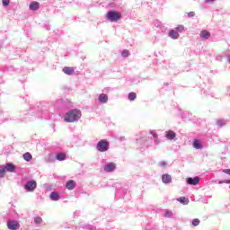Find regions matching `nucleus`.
<instances>
[{
	"mask_svg": "<svg viewBox=\"0 0 230 230\" xmlns=\"http://www.w3.org/2000/svg\"><path fill=\"white\" fill-rule=\"evenodd\" d=\"M80 118H82V112L79 110H72L66 114L64 119L66 123H75Z\"/></svg>",
	"mask_w": 230,
	"mask_h": 230,
	"instance_id": "f257e3e1",
	"label": "nucleus"
},
{
	"mask_svg": "<svg viewBox=\"0 0 230 230\" xmlns=\"http://www.w3.org/2000/svg\"><path fill=\"white\" fill-rule=\"evenodd\" d=\"M106 17L109 21H111V22H118V21L121 19V13L111 11L107 13Z\"/></svg>",
	"mask_w": 230,
	"mask_h": 230,
	"instance_id": "f03ea898",
	"label": "nucleus"
},
{
	"mask_svg": "<svg viewBox=\"0 0 230 230\" xmlns=\"http://www.w3.org/2000/svg\"><path fill=\"white\" fill-rule=\"evenodd\" d=\"M97 150L99 152H107L109 150V141L102 139L97 144Z\"/></svg>",
	"mask_w": 230,
	"mask_h": 230,
	"instance_id": "7ed1b4c3",
	"label": "nucleus"
},
{
	"mask_svg": "<svg viewBox=\"0 0 230 230\" xmlns=\"http://www.w3.org/2000/svg\"><path fill=\"white\" fill-rule=\"evenodd\" d=\"M36 188H37V181H28L24 185V189L26 190V191H35Z\"/></svg>",
	"mask_w": 230,
	"mask_h": 230,
	"instance_id": "20e7f679",
	"label": "nucleus"
},
{
	"mask_svg": "<svg viewBox=\"0 0 230 230\" xmlns=\"http://www.w3.org/2000/svg\"><path fill=\"white\" fill-rule=\"evenodd\" d=\"M7 227L10 230H17V229H19V227H21V225L17 221L8 220Z\"/></svg>",
	"mask_w": 230,
	"mask_h": 230,
	"instance_id": "39448f33",
	"label": "nucleus"
},
{
	"mask_svg": "<svg viewBox=\"0 0 230 230\" xmlns=\"http://www.w3.org/2000/svg\"><path fill=\"white\" fill-rule=\"evenodd\" d=\"M200 182V178L195 177V178H187V183L190 184V186H197Z\"/></svg>",
	"mask_w": 230,
	"mask_h": 230,
	"instance_id": "423d86ee",
	"label": "nucleus"
},
{
	"mask_svg": "<svg viewBox=\"0 0 230 230\" xmlns=\"http://www.w3.org/2000/svg\"><path fill=\"white\" fill-rule=\"evenodd\" d=\"M199 37L201 39L208 40V39H209L211 37V32L208 31L203 30V31H200Z\"/></svg>",
	"mask_w": 230,
	"mask_h": 230,
	"instance_id": "0eeeda50",
	"label": "nucleus"
},
{
	"mask_svg": "<svg viewBox=\"0 0 230 230\" xmlns=\"http://www.w3.org/2000/svg\"><path fill=\"white\" fill-rule=\"evenodd\" d=\"M63 73H65V75H75V68L71 67V66H65L63 68Z\"/></svg>",
	"mask_w": 230,
	"mask_h": 230,
	"instance_id": "6e6552de",
	"label": "nucleus"
},
{
	"mask_svg": "<svg viewBox=\"0 0 230 230\" xmlns=\"http://www.w3.org/2000/svg\"><path fill=\"white\" fill-rule=\"evenodd\" d=\"M40 7V4L39 2H31L29 5L30 10H32L33 12L39 10Z\"/></svg>",
	"mask_w": 230,
	"mask_h": 230,
	"instance_id": "1a4fd4ad",
	"label": "nucleus"
},
{
	"mask_svg": "<svg viewBox=\"0 0 230 230\" xmlns=\"http://www.w3.org/2000/svg\"><path fill=\"white\" fill-rule=\"evenodd\" d=\"M114 170H116V164L114 163H109L104 168L105 172H114Z\"/></svg>",
	"mask_w": 230,
	"mask_h": 230,
	"instance_id": "9d476101",
	"label": "nucleus"
},
{
	"mask_svg": "<svg viewBox=\"0 0 230 230\" xmlns=\"http://www.w3.org/2000/svg\"><path fill=\"white\" fill-rule=\"evenodd\" d=\"M162 182H164V184H170V182H172V176L170 174H164L162 176Z\"/></svg>",
	"mask_w": 230,
	"mask_h": 230,
	"instance_id": "9b49d317",
	"label": "nucleus"
},
{
	"mask_svg": "<svg viewBox=\"0 0 230 230\" xmlns=\"http://www.w3.org/2000/svg\"><path fill=\"white\" fill-rule=\"evenodd\" d=\"M75 186H76V182H75V181L73 180L68 181L66 184V190H75Z\"/></svg>",
	"mask_w": 230,
	"mask_h": 230,
	"instance_id": "f8f14e48",
	"label": "nucleus"
},
{
	"mask_svg": "<svg viewBox=\"0 0 230 230\" xmlns=\"http://www.w3.org/2000/svg\"><path fill=\"white\" fill-rule=\"evenodd\" d=\"M165 137H167V139H175V137H177V134H175L172 130H169V131H166Z\"/></svg>",
	"mask_w": 230,
	"mask_h": 230,
	"instance_id": "ddd939ff",
	"label": "nucleus"
},
{
	"mask_svg": "<svg viewBox=\"0 0 230 230\" xmlns=\"http://www.w3.org/2000/svg\"><path fill=\"white\" fill-rule=\"evenodd\" d=\"M169 37H171V39L177 40L179 39V32L175 30H171L169 31Z\"/></svg>",
	"mask_w": 230,
	"mask_h": 230,
	"instance_id": "4468645a",
	"label": "nucleus"
},
{
	"mask_svg": "<svg viewBox=\"0 0 230 230\" xmlns=\"http://www.w3.org/2000/svg\"><path fill=\"white\" fill-rule=\"evenodd\" d=\"M108 100H109V97L107 96V94L102 93L99 95V102L101 103H107Z\"/></svg>",
	"mask_w": 230,
	"mask_h": 230,
	"instance_id": "2eb2a0df",
	"label": "nucleus"
},
{
	"mask_svg": "<svg viewBox=\"0 0 230 230\" xmlns=\"http://www.w3.org/2000/svg\"><path fill=\"white\" fill-rule=\"evenodd\" d=\"M49 197L50 200H60V194H58V192H51Z\"/></svg>",
	"mask_w": 230,
	"mask_h": 230,
	"instance_id": "dca6fc26",
	"label": "nucleus"
},
{
	"mask_svg": "<svg viewBox=\"0 0 230 230\" xmlns=\"http://www.w3.org/2000/svg\"><path fill=\"white\" fill-rule=\"evenodd\" d=\"M177 200L178 202H181V204H183V206H188V204H190V199L186 197H181Z\"/></svg>",
	"mask_w": 230,
	"mask_h": 230,
	"instance_id": "f3484780",
	"label": "nucleus"
},
{
	"mask_svg": "<svg viewBox=\"0 0 230 230\" xmlns=\"http://www.w3.org/2000/svg\"><path fill=\"white\" fill-rule=\"evenodd\" d=\"M192 146H193V148H196V150H200V148H202V145H200V140L199 139H195L193 141Z\"/></svg>",
	"mask_w": 230,
	"mask_h": 230,
	"instance_id": "a211bd4d",
	"label": "nucleus"
},
{
	"mask_svg": "<svg viewBox=\"0 0 230 230\" xmlns=\"http://www.w3.org/2000/svg\"><path fill=\"white\" fill-rule=\"evenodd\" d=\"M4 169H5V172H13L15 170V165H13V164H7Z\"/></svg>",
	"mask_w": 230,
	"mask_h": 230,
	"instance_id": "6ab92c4d",
	"label": "nucleus"
},
{
	"mask_svg": "<svg viewBox=\"0 0 230 230\" xmlns=\"http://www.w3.org/2000/svg\"><path fill=\"white\" fill-rule=\"evenodd\" d=\"M137 98V94L134 92L129 93L128 95V99L129 100V102H134V100H136Z\"/></svg>",
	"mask_w": 230,
	"mask_h": 230,
	"instance_id": "aec40b11",
	"label": "nucleus"
},
{
	"mask_svg": "<svg viewBox=\"0 0 230 230\" xmlns=\"http://www.w3.org/2000/svg\"><path fill=\"white\" fill-rule=\"evenodd\" d=\"M32 158H33V156L29 152H27L23 155L24 161H31Z\"/></svg>",
	"mask_w": 230,
	"mask_h": 230,
	"instance_id": "412c9836",
	"label": "nucleus"
},
{
	"mask_svg": "<svg viewBox=\"0 0 230 230\" xmlns=\"http://www.w3.org/2000/svg\"><path fill=\"white\" fill-rule=\"evenodd\" d=\"M58 161H66V154L60 153L57 155Z\"/></svg>",
	"mask_w": 230,
	"mask_h": 230,
	"instance_id": "4be33fe9",
	"label": "nucleus"
},
{
	"mask_svg": "<svg viewBox=\"0 0 230 230\" xmlns=\"http://www.w3.org/2000/svg\"><path fill=\"white\" fill-rule=\"evenodd\" d=\"M217 127H219V128L225 127V125H226V120H224V119H217Z\"/></svg>",
	"mask_w": 230,
	"mask_h": 230,
	"instance_id": "5701e85b",
	"label": "nucleus"
},
{
	"mask_svg": "<svg viewBox=\"0 0 230 230\" xmlns=\"http://www.w3.org/2000/svg\"><path fill=\"white\" fill-rule=\"evenodd\" d=\"M200 224V220L199 218H195L192 220V226L194 227H197V226H199Z\"/></svg>",
	"mask_w": 230,
	"mask_h": 230,
	"instance_id": "b1692460",
	"label": "nucleus"
},
{
	"mask_svg": "<svg viewBox=\"0 0 230 230\" xmlns=\"http://www.w3.org/2000/svg\"><path fill=\"white\" fill-rule=\"evenodd\" d=\"M34 223L35 224H42V217H34Z\"/></svg>",
	"mask_w": 230,
	"mask_h": 230,
	"instance_id": "393cba45",
	"label": "nucleus"
},
{
	"mask_svg": "<svg viewBox=\"0 0 230 230\" xmlns=\"http://www.w3.org/2000/svg\"><path fill=\"white\" fill-rule=\"evenodd\" d=\"M121 55H122V57L127 58V57H128V55H130V52H128V49H124V50L122 51Z\"/></svg>",
	"mask_w": 230,
	"mask_h": 230,
	"instance_id": "a878e982",
	"label": "nucleus"
},
{
	"mask_svg": "<svg viewBox=\"0 0 230 230\" xmlns=\"http://www.w3.org/2000/svg\"><path fill=\"white\" fill-rule=\"evenodd\" d=\"M6 171L4 168H0V177H4Z\"/></svg>",
	"mask_w": 230,
	"mask_h": 230,
	"instance_id": "bb28decb",
	"label": "nucleus"
},
{
	"mask_svg": "<svg viewBox=\"0 0 230 230\" xmlns=\"http://www.w3.org/2000/svg\"><path fill=\"white\" fill-rule=\"evenodd\" d=\"M176 30H178V31H184V25H178Z\"/></svg>",
	"mask_w": 230,
	"mask_h": 230,
	"instance_id": "cd10ccee",
	"label": "nucleus"
},
{
	"mask_svg": "<svg viewBox=\"0 0 230 230\" xmlns=\"http://www.w3.org/2000/svg\"><path fill=\"white\" fill-rule=\"evenodd\" d=\"M4 6H8L10 4V0H2Z\"/></svg>",
	"mask_w": 230,
	"mask_h": 230,
	"instance_id": "c85d7f7f",
	"label": "nucleus"
},
{
	"mask_svg": "<svg viewBox=\"0 0 230 230\" xmlns=\"http://www.w3.org/2000/svg\"><path fill=\"white\" fill-rule=\"evenodd\" d=\"M188 16L189 17H195V12L191 11V12L188 13Z\"/></svg>",
	"mask_w": 230,
	"mask_h": 230,
	"instance_id": "c756f323",
	"label": "nucleus"
},
{
	"mask_svg": "<svg viewBox=\"0 0 230 230\" xmlns=\"http://www.w3.org/2000/svg\"><path fill=\"white\" fill-rule=\"evenodd\" d=\"M223 173H226L227 175H230V169H224Z\"/></svg>",
	"mask_w": 230,
	"mask_h": 230,
	"instance_id": "7c9ffc66",
	"label": "nucleus"
},
{
	"mask_svg": "<svg viewBox=\"0 0 230 230\" xmlns=\"http://www.w3.org/2000/svg\"><path fill=\"white\" fill-rule=\"evenodd\" d=\"M172 216V212H165V217H171Z\"/></svg>",
	"mask_w": 230,
	"mask_h": 230,
	"instance_id": "2f4dec72",
	"label": "nucleus"
},
{
	"mask_svg": "<svg viewBox=\"0 0 230 230\" xmlns=\"http://www.w3.org/2000/svg\"><path fill=\"white\" fill-rule=\"evenodd\" d=\"M160 166H166V163L161 162V163H160Z\"/></svg>",
	"mask_w": 230,
	"mask_h": 230,
	"instance_id": "473e14b6",
	"label": "nucleus"
},
{
	"mask_svg": "<svg viewBox=\"0 0 230 230\" xmlns=\"http://www.w3.org/2000/svg\"><path fill=\"white\" fill-rule=\"evenodd\" d=\"M215 0H205V3H213Z\"/></svg>",
	"mask_w": 230,
	"mask_h": 230,
	"instance_id": "72a5a7b5",
	"label": "nucleus"
},
{
	"mask_svg": "<svg viewBox=\"0 0 230 230\" xmlns=\"http://www.w3.org/2000/svg\"><path fill=\"white\" fill-rule=\"evenodd\" d=\"M225 182H226V184H230V180H227Z\"/></svg>",
	"mask_w": 230,
	"mask_h": 230,
	"instance_id": "f704fd0d",
	"label": "nucleus"
}]
</instances>
